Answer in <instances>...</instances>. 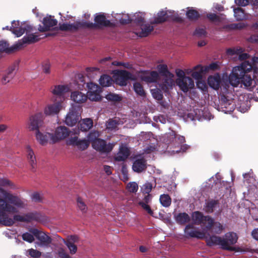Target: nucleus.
Segmentation results:
<instances>
[{
    "label": "nucleus",
    "instance_id": "obj_1",
    "mask_svg": "<svg viewBox=\"0 0 258 258\" xmlns=\"http://www.w3.org/2000/svg\"><path fill=\"white\" fill-rule=\"evenodd\" d=\"M249 57V55L246 53H242L239 54V59L245 60L240 66L234 67L229 77V80L231 85L237 87L239 84L243 85L246 87H251L252 85L253 80L251 75L248 74L253 68V64L245 60Z\"/></svg>",
    "mask_w": 258,
    "mask_h": 258
},
{
    "label": "nucleus",
    "instance_id": "obj_2",
    "mask_svg": "<svg viewBox=\"0 0 258 258\" xmlns=\"http://www.w3.org/2000/svg\"><path fill=\"white\" fill-rule=\"evenodd\" d=\"M9 203L13 204L18 207H23L25 203L18 197L15 196L0 187V216L5 211L14 212L16 209Z\"/></svg>",
    "mask_w": 258,
    "mask_h": 258
},
{
    "label": "nucleus",
    "instance_id": "obj_3",
    "mask_svg": "<svg viewBox=\"0 0 258 258\" xmlns=\"http://www.w3.org/2000/svg\"><path fill=\"white\" fill-rule=\"evenodd\" d=\"M23 202L25 203V206L23 207H18L17 206L9 203L10 205L16 209L15 212H9L7 211H5L4 213V215L0 216V222L3 224V225L6 226H11L14 223L15 221H20V222H25V215H15L14 218H9L7 215L6 213L9 214H13L15 213H17L18 212L17 208H23L26 207L27 204L26 202L21 199Z\"/></svg>",
    "mask_w": 258,
    "mask_h": 258
},
{
    "label": "nucleus",
    "instance_id": "obj_4",
    "mask_svg": "<svg viewBox=\"0 0 258 258\" xmlns=\"http://www.w3.org/2000/svg\"><path fill=\"white\" fill-rule=\"evenodd\" d=\"M38 240L35 242V247H48L51 242V238L45 233L38 230L37 229L33 228L29 230Z\"/></svg>",
    "mask_w": 258,
    "mask_h": 258
},
{
    "label": "nucleus",
    "instance_id": "obj_5",
    "mask_svg": "<svg viewBox=\"0 0 258 258\" xmlns=\"http://www.w3.org/2000/svg\"><path fill=\"white\" fill-rule=\"evenodd\" d=\"M32 27L25 23L20 22L19 21H13L10 30L17 37H20L25 32H31Z\"/></svg>",
    "mask_w": 258,
    "mask_h": 258
},
{
    "label": "nucleus",
    "instance_id": "obj_6",
    "mask_svg": "<svg viewBox=\"0 0 258 258\" xmlns=\"http://www.w3.org/2000/svg\"><path fill=\"white\" fill-rule=\"evenodd\" d=\"M114 78L116 84L121 86H126L128 80H134L135 79L132 74L125 70L118 71L114 75Z\"/></svg>",
    "mask_w": 258,
    "mask_h": 258
},
{
    "label": "nucleus",
    "instance_id": "obj_7",
    "mask_svg": "<svg viewBox=\"0 0 258 258\" xmlns=\"http://www.w3.org/2000/svg\"><path fill=\"white\" fill-rule=\"evenodd\" d=\"M170 140H174L175 142L177 143V146H175V150H172V152L178 153L181 151L184 152H185L189 148V146L186 144H183L185 142V138L182 136H177L175 134V132H172L170 134L169 136H168Z\"/></svg>",
    "mask_w": 258,
    "mask_h": 258
},
{
    "label": "nucleus",
    "instance_id": "obj_8",
    "mask_svg": "<svg viewBox=\"0 0 258 258\" xmlns=\"http://www.w3.org/2000/svg\"><path fill=\"white\" fill-rule=\"evenodd\" d=\"M43 115L41 113H38L30 117L28 127L30 131H39V128L43 126Z\"/></svg>",
    "mask_w": 258,
    "mask_h": 258
},
{
    "label": "nucleus",
    "instance_id": "obj_9",
    "mask_svg": "<svg viewBox=\"0 0 258 258\" xmlns=\"http://www.w3.org/2000/svg\"><path fill=\"white\" fill-rule=\"evenodd\" d=\"M77 126V128L71 130L70 136L66 140V144L73 148L80 149L81 148L80 130L79 124H78Z\"/></svg>",
    "mask_w": 258,
    "mask_h": 258
},
{
    "label": "nucleus",
    "instance_id": "obj_10",
    "mask_svg": "<svg viewBox=\"0 0 258 258\" xmlns=\"http://www.w3.org/2000/svg\"><path fill=\"white\" fill-rule=\"evenodd\" d=\"M71 133V130L64 126H59L56 128L54 133L51 137L52 143H55L68 138Z\"/></svg>",
    "mask_w": 258,
    "mask_h": 258
},
{
    "label": "nucleus",
    "instance_id": "obj_11",
    "mask_svg": "<svg viewBox=\"0 0 258 258\" xmlns=\"http://www.w3.org/2000/svg\"><path fill=\"white\" fill-rule=\"evenodd\" d=\"M63 107V103L61 101H56L46 105L43 109V112L46 116H53L57 114Z\"/></svg>",
    "mask_w": 258,
    "mask_h": 258
},
{
    "label": "nucleus",
    "instance_id": "obj_12",
    "mask_svg": "<svg viewBox=\"0 0 258 258\" xmlns=\"http://www.w3.org/2000/svg\"><path fill=\"white\" fill-rule=\"evenodd\" d=\"M235 107V103L233 100L228 99L224 95L221 96L219 105V110L225 113H230L234 111Z\"/></svg>",
    "mask_w": 258,
    "mask_h": 258
},
{
    "label": "nucleus",
    "instance_id": "obj_13",
    "mask_svg": "<svg viewBox=\"0 0 258 258\" xmlns=\"http://www.w3.org/2000/svg\"><path fill=\"white\" fill-rule=\"evenodd\" d=\"M80 111L81 110H78L75 106L73 105L66 117V124L69 126H73L76 125L78 122H79V118ZM78 124L79 125V123Z\"/></svg>",
    "mask_w": 258,
    "mask_h": 258
},
{
    "label": "nucleus",
    "instance_id": "obj_14",
    "mask_svg": "<svg viewBox=\"0 0 258 258\" xmlns=\"http://www.w3.org/2000/svg\"><path fill=\"white\" fill-rule=\"evenodd\" d=\"M93 148L102 153H108L110 152L113 148L112 144H106L105 140L99 139L93 143L92 145Z\"/></svg>",
    "mask_w": 258,
    "mask_h": 258
},
{
    "label": "nucleus",
    "instance_id": "obj_15",
    "mask_svg": "<svg viewBox=\"0 0 258 258\" xmlns=\"http://www.w3.org/2000/svg\"><path fill=\"white\" fill-rule=\"evenodd\" d=\"M237 239L238 237L235 233L233 232L226 233L222 238V240L225 241V244L226 245V247H227V248H223V249L230 251L235 250V248L231 246V245L236 243Z\"/></svg>",
    "mask_w": 258,
    "mask_h": 258
},
{
    "label": "nucleus",
    "instance_id": "obj_16",
    "mask_svg": "<svg viewBox=\"0 0 258 258\" xmlns=\"http://www.w3.org/2000/svg\"><path fill=\"white\" fill-rule=\"evenodd\" d=\"M176 82L180 90L185 93L187 92L189 89L193 88L195 86L193 80L189 77L177 79Z\"/></svg>",
    "mask_w": 258,
    "mask_h": 258
},
{
    "label": "nucleus",
    "instance_id": "obj_17",
    "mask_svg": "<svg viewBox=\"0 0 258 258\" xmlns=\"http://www.w3.org/2000/svg\"><path fill=\"white\" fill-rule=\"evenodd\" d=\"M70 88L68 85H56L51 88V92L54 95L60 98V100L63 103L65 99V94L69 92Z\"/></svg>",
    "mask_w": 258,
    "mask_h": 258
},
{
    "label": "nucleus",
    "instance_id": "obj_18",
    "mask_svg": "<svg viewBox=\"0 0 258 258\" xmlns=\"http://www.w3.org/2000/svg\"><path fill=\"white\" fill-rule=\"evenodd\" d=\"M42 23L43 26L39 25L38 29L40 32H45L56 26L57 21L53 16H47L43 18Z\"/></svg>",
    "mask_w": 258,
    "mask_h": 258
},
{
    "label": "nucleus",
    "instance_id": "obj_19",
    "mask_svg": "<svg viewBox=\"0 0 258 258\" xmlns=\"http://www.w3.org/2000/svg\"><path fill=\"white\" fill-rule=\"evenodd\" d=\"M190 73H191V76L193 78L198 81L197 85L199 88H200V85L201 84L204 86L205 87L206 85L203 83H201L200 80L202 79L203 74L206 73L205 71V67L202 66L199 64L194 67L193 70H190Z\"/></svg>",
    "mask_w": 258,
    "mask_h": 258
},
{
    "label": "nucleus",
    "instance_id": "obj_20",
    "mask_svg": "<svg viewBox=\"0 0 258 258\" xmlns=\"http://www.w3.org/2000/svg\"><path fill=\"white\" fill-rule=\"evenodd\" d=\"M184 233L187 237L202 239L205 237L203 232L198 231L191 224L187 225L184 228Z\"/></svg>",
    "mask_w": 258,
    "mask_h": 258
},
{
    "label": "nucleus",
    "instance_id": "obj_21",
    "mask_svg": "<svg viewBox=\"0 0 258 258\" xmlns=\"http://www.w3.org/2000/svg\"><path fill=\"white\" fill-rule=\"evenodd\" d=\"M207 244L209 246L219 245L221 248H227L225 242L222 240V238L216 235H212L209 237H206Z\"/></svg>",
    "mask_w": 258,
    "mask_h": 258
},
{
    "label": "nucleus",
    "instance_id": "obj_22",
    "mask_svg": "<svg viewBox=\"0 0 258 258\" xmlns=\"http://www.w3.org/2000/svg\"><path fill=\"white\" fill-rule=\"evenodd\" d=\"M94 21L96 23L98 28L107 27H114V25L109 20H107L104 14L99 13L95 17Z\"/></svg>",
    "mask_w": 258,
    "mask_h": 258
},
{
    "label": "nucleus",
    "instance_id": "obj_23",
    "mask_svg": "<svg viewBox=\"0 0 258 258\" xmlns=\"http://www.w3.org/2000/svg\"><path fill=\"white\" fill-rule=\"evenodd\" d=\"M52 134L48 133H42L40 131H37L35 133L36 139L37 142L41 145L44 146L48 143H52L51 137Z\"/></svg>",
    "mask_w": 258,
    "mask_h": 258
},
{
    "label": "nucleus",
    "instance_id": "obj_24",
    "mask_svg": "<svg viewBox=\"0 0 258 258\" xmlns=\"http://www.w3.org/2000/svg\"><path fill=\"white\" fill-rule=\"evenodd\" d=\"M29 32H26V35L22 39L20 40L17 44V47H20L26 43H32L37 42L40 39L38 35L34 34H28Z\"/></svg>",
    "mask_w": 258,
    "mask_h": 258
},
{
    "label": "nucleus",
    "instance_id": "obj_25",
    "mask_svg": "<svg viewBox=\"0 0 258 258\" xmlns=\"http://www.w3.org/2000/svg\"><path fill=\"white\" fill-rule=\"evenodd\" d=\"M132 168L133 170L137 173L145 171L147 168L146 160L144 158L136 159L133 163Z\"/></svg>",
    "mask_w": 258,
    "mask_h": 258
},
{
    "label": "nucleus",
    "instance_id": "obj_26",
    "mask_svg": "<svg viewBox=\"0 0 258 258\" xmlns=\"http://www.w3.org/2000/svg\"><path fill=\"white\" fill-rule=\"evenodd\" d=\"M78 90L72 91L71 95V99L73 102L72 107L73 105L78 110H81V92L79 91L80 89L79 85H77Z\"/></svg>",
    "mask_w": 258,
    "mask_h": 258
},
{
    "label": "nucleus",
    "instance_id": "obj_27",
    "mask_svg": "<svg viewBox=\"0 0 258 258\" xmlns=\"http://www.w3.org/2000/svg\"><path fill=\"white\" fill-rule=\"evenodd\" d=\"M208 84L209 86L215 90L219 89L221 82V77L219 74L210 76L208 78Z\"/></svg>",
    "mask_w": 258,
    "mask_h": 258
},
{
    "label": "nucleus",
    "instance_id": "obj_28",
    "mask_svg": "<svg viewBox=\"0 0 258 258\" xmlns=\"http://www.w3.org/2000/svg\"><path fill=\"white\" fill-rule=\"evenodd\" d=\"M130 155V150L127 147L122 146L119 148V151L115 157V160L117 161H122L126 159Z\"/></svg>",
    "mask_w": 258,
    "mask_h": 258
},
{
    "label": "nucleus",
    "instance_id": "obj_29",
    "mask_svg": "<svg viewBox=\"0 0 258 258\" xmlns=\"http://www.w3.org/2000/svg\"><path fill=\"white\" fill-rule=\"evenodd\" d=\"M168 16L167 13L165 11H160L157 15V17L155 18L154 20L150 22L151 25L162 24L167 21Z\"/></svg>",
    "mask_w": 258,
    "mask_h": 258
},
{
    "label": "nucleus",
    "instance_id": "obj_30",
    "mask_svg": "<svg viewBox=\"0 0 258 258\" xmlns=\"http://www.w3.org/2000/svg\"><path fill=\"white\" fill-rule=\"evenodd\" d=\"M163 77H164L163 81L162 84L160 86L163 91L166 92L169 88H172L174 85V81L173 80L174 75L171 73V76L169 75Z\"/></svg>",
    "mask_w": 258,
    "mask_h": 258
},
{
    "label": "nucleus",
    "instance_id": "obj_31",
    "mask_svg": "<svg viewBox=\"0 0 258 258\" xmlns=\"http://www.w3.org/2000/svg\"><path fill=\"white\" fill-rule=\"evenodd\" d=\"M219 204L218 200L210 199L206 203L204 210L207 213H212L214 212L215 208L219 206Z\"/></svg>",
    "mask_w": 258,
    "mask_h": 258
},
{
    "label": "nucleus",
    "instance_id": "obj_32",
    "mask_svg": "<svg viewBox=\"0 0 258 258\" xmlns=\"http://www.w3.org/2000/svg\"><path fill=\"white\" fill-rule=\"evenodd\" d=\"M175 220L179 225H184L190 220L189 216L186 213H180L174 215Z\"/></svg>",
    "mask_w": 258,
    "mask_h": 258
},
{
    "label": "nucleus",
    "instance_id": "obj_33",
    "mask_svg": "<svg viewBox=\"0 0 258 258\" xmlns=\"http://www.w3.org/2000/svg\"><path fill=\"white\" fill-rule=\"evenodd\" d=\"M15 73L14 67H11L9 68L2 77V84L5 85L7 83H9L14 77Z\"/></svg>",
    "mask_w": 258,
    "mask_h": 258
},
{
    "label": "nucleus",
    "instance_id": "obj_34",
    "mask_svg": "<svg viewBox=\"0 0 258 258\" xmlns=\"http://www.w3.org/2000/svg\"><path fill=\"white\" fill-rule=\"evenodd\" d=\"M140 27L141 31L139 32V36L141 37H147L154 30L153 27L149 24H143Z\"/></svg>",
    "mask_w": 258,
    "mask_h": 258
},
{
    "label": "nucleus",
    "instance_id": "obj_35",
    "mask_svg": "<svg viewBox=\"0 0 258 258\" xmlns=\"http://www.w3.org/2000/svg\"><path fill=\"white\" fill-rule=\"evenodd\" d=\"M80 26L81 24L78 22L72 24L63 23L60 25L59 28L61 30L74 31L79 29Z\"/></svg>",
    "mask_w": 258,
    "mask_h": 258
},
{
    "label": "nucleus",
    "instance_id": "obj_36",
    "mask_svg": "<svg viewBox=\"0 0 258 258\" xmlns=\"http://www.w3.org/2000/svg\"><path fill=\"white\" fill-rule=\"evenodd\" d=\"M101 91H98L95 92H87V96L83 95L82 94V103L83 100H85L86 98L88 97L90 100L92 101H99L101 99L100 93Z\"/></svg>",
    "mask_w": 258,
    "mask_h": 258
},
{
    "label": "nucleus",
    "instance_id": "obj_37",
    "mask_svg": "<svg viewBox=\"0 0 258 258\" xmlns=\"http://www.w3.org/2000/svg\"><path fill=\"white\" fill-rule=\"evenodd\" d=\"M159 78V74L156 71H151L149 75L143 77V80L147 83H155Z\"/></svg>",
    "mask_w": 258,
    "mask_h": 258
},
{
    "label": "nucleus",
    "instance_id": "obj_38",
    "mask_svg": "<svg viewBox=\"0 0 258 258\" xmlns=\"http://www.w3.org/2000/svg\"><path fill=\"white\" fill-rule=\"evenodd\" d=\"M192 216V220L195 224L200 225L204 223V220L206 216H204L201 212L199 211L194 212Z\"/></svg>",
    "mask_w": 258,
    "mask_h": 258
},
{
    "label": "nucleus",
    "instance_id": "obj_39",
    "mask_svg": "<svg viewBox=\"0 0 258 258\" xmlns=\"http://www.w3.org/2000/svg\"><path fill=\"white\" fill-rule=\"evenodd\" d=\"M105 98L109 101L114 103H120L122 100V96L119 94H116L113 93L107 94Z\"/></svg>",
    "mask_w": 258,
    "mask_h": 258
},
{
    "label": "nucleus",
    "instance_id": "obj_40",
    "mask_svg": "<svg viewBox=\"0 0 258 258\" xmlns=\"http://www.w3.org/2000/svg\"><path fill=\"white\" fill-rule=\"evenodd\" d=\"M112 82L111 77L108 75H102L99 80L100 85L102 87H108L112 84Z\"/></svg>",
    "mask_w": 258,
    "mask_h": 258
},
{
    "label": "nucleus",
    "instance_id": "obj_41",
    "mask_svg": "<svg viewBox=\"0 0 258 258\" xmlns=\"http://www.w3.org/2000/svg\"><path fill=\"white\" fill-rule=\"evenodd\" d=\"M234 14L235 19L237 21H242L246 18L244 10L239 7L234 9Z\"/></svg>",
    "mask_w": 258,
    "mask_h": 258
},
{
    "label": "nucleus",
    "instance_id": "obj_42",
    "mask_svg": "<svg viewBox=\"0 0 258 258\" xmlns=\"http://www.w3.org/2000/svg\"><path fill=\"white\" fill-rule=\"evenodd\" d=\"M93 125V120L90 118L82 119V132H87L91 129Z\"/></svg>",
    "mask_w": 258,
    "mask_h": 258
},
{
    "label": "nucleus",
    "instance_id": "obj_43",
    "mask_svg": "<svg viewBox=\"0 0 258 258\" xmlns=\"http://www.w3.org/2000/svg\"><path fill=\"white\" fill-rule=\"evenodd\" d=\"M186 16L189 20L195 21L200 18V14L198 11L191 8L187 11Z\"/></svg>",
    "mask_w": 258,
    "mask_h": 258
},
{
    "label": "nucleus",
    "instance_id": "obj_44",
    "mask_svg": "<svg viewBox=\"0 0 258 258\" xmlns=\"http://www.w3.org/2000/svg\"><path fill=\"white\" fill-rule=\"evenodd\" d=\"M25 222L38 221L40 219V215L37 212L29 213L25 215Z\"/></svg>",
    "mask_w": 258,
    "mask_h": 258
},
{
    "label": "nucleus",
    "instance_id": "obj_45",
    "mask_svg": "<svg viewBox=\"0 0 258 258\" xmlns=\"http://www.w3.org/2000/svg\"><path fill=\"white\" fill-rule=\"evenodd\" d=\"M26 149L29 162L31 166L34 167V165L36 163V158L34 153L29 146H27Z\"/></svg>",
    "mask_w": 258,
    "mask_h": 258
},
{
    "label": "nucleus",
    "instance_id": "obj_46",
    "mask_svg": "<svg viewBox=\"0 0 258 258\" xmlns=\"http://www.w3.org/2000/svg\"><path fill=\"white\" fill-rule=\"evenodd\" d=\"M160 201L162 205L165 207H168L171 203V199L168 195L163 194L161 195Z\"/></svg>",
    "mask_w": 258,
    "mask_h": 258
},
{
    "label": "nucleus",
    "instance_id": "obj_47",
    "mask_svg": "<svg viewBox=\"0 0 258 258\" xmlns=\"http://www.w3.org/2000/svg\"><path fill=\"white\" fill-rule=\"evenodd\" d=\"M134 89L135 92L141 96H144L146 94L143 86L141 83L136 82L134 84Z\"/></svg>",
    "mask_w": 258,
    "mask_h": 258
},
{
    "label": "nucleus",
    "instance_id": "obj_48",
    "mask_svg": "<svg viewBox=\"0 0 258 258\" xmlns=\"http://www.w3.org/2000/svg\"><path fill=\"white\" fill-rule=\"evenodd\" d=\"M100 136V134L99 132L97 131H93L90 132V133L87 136V139L91 142L92 145L93 143H94L95 141L99 140V137Z\"/></svg>",
    "mask_w": 258,
    "mask_h": 258
},
{
    "label": "nucleus",
    "instance_id": "obj_49",
    "mask_svg": "<svg viewBox=\"0 0 258 258\" xmlns=\"http://www.w3.org/2000/svg\"><path fill=\"white\" fill-rule=\"evenodd\" d=\"M158 70L161 76H171V73L168 71L167 66L166 64H159L157 66Z\"/></svg>",
    "mask_w": 258,
    "mask_h": 258
},
{
    "label": "nucleus",
    "instance_id": "obj_50",
    "mask_svg": "<svg viewBox=\"0 0 258 258\" xmlns=\"http://www.w3.org/2000/svg\"><path fill=\"white\" fill-rule=\"evenodd\" d=\"M26 255L33 258H39L41 255V252L36 249L30 248L26 250Z\"/></svg>",
    "mask_w": 258,
    "mask_h": 258
},
{
    "label": "nucleus",
    "instance_id": "obj_51",
    "mask_svg": "<svg viewBox=\"0 0 258 258\" xmlns=\"http://www.w3.org/2000/svg\"><path fill=\"white\" fill-rule=\"evenodd\" d=\"M87 87L88 89L87 92L101 91V88L98 85L93 83H87Z\"/></svg>",
    "mask_w": 258,
    "mask_h": 258
},
{
    "label": "nucleus",
    "instance_id": "obj_52",
    "mask_svg": "<svg viewBox=\"0 0 258 258\" xmlns=\"http://www.w3.org/2000/svg\"><path fill=\"white\" fill-rule=\"evenodd\" d=\"M203 224L205 225L206 229L207 230H210L213 226L214 220L209 216H206L204 220V223Z\"/></svg>",
    "mask_w": 258,
    "mask_h": 258
},
{
    "label": "nucleus",
    "instance_id": "obj_53",
    "mask_svg": "<svg viewBox=\"0 0 258 258\" xmlns=\"http://www.w3.org/2000/svg\"><path fill=\"white\" fill-rule=\"evenodd\" d=\"M127 190L132 193H136L138 189V185L135 182H130L126 185Z\"/></svg>",
    "mask_w": 258,
    "mask_h": 258
},
{
    "label": "nucleus",
    "instance_id": "obj_54",
    "mask_svg": "<svg viewBox=\"0 0 258 258\" xmlns=\"http://www.w3.org/2000/svg\"><path fill=\"white\" fill-rule=\"evenodd\" d=\"M118 124V123L117 120L109 119L106 123V127L109 130H113L117 128Z\"/></svg>",
    "mask_w": 258,
    "mask_h": 258
},
{
    "label": "nucleus",
    "instance_id": "obj_55",
    "mask_svg": "<svg viewBox=\"0 0 258 258\" xmlns=\"http://www.w3.org/2000/svg\"><path fill=\"white\" fill-rule=\"evenodd\" d=\"M22 236L24 241L29 243L33 242L35 240V236L32 233L26 232L24 233Z\"/></svg>",
    "mask_w": 258,
    "mask_h": 258
},
{
    "label": "nucleus",
    "instance_id": "obj_56",
    "mask_svg": "<svg viewBox=\"0 0 258 258\" xmlns=\"http://www.w3.org/2000/svg\"><path fill=\"white\" fill-rule=\"evenodd\" d=\"M119 23L122 25L130 24L132 22V19L130 16L127 15H123L119 20Z\"/></svg>",
    "mask_w": 258,
    "mask_h": 258
},
{
    "label": "nucleus",
    "instance_id": "obj_57",
    "mask_svg": "<svg viewBox=\"0 0 258 258\" xmlns=\"http://www.w3.org/2000/svg\"><path fill=\"white\" fill-rule=\"evenodd\" d=\"M11 50L9 47L8 43L4 41H0V52H10Z\"/></svg>",
    "mask_w": 258,
    "mask_h": 258
},
{
    "label": "nucleus",
    "instance_id": "obj_58",
    "mask_svg": "<svg viewBox=\"0 0 258 258\" xmlns=\"http://www.w3.org/2000/svg\"><path fill=\"white\" fill-rule=\"evenodd\" d=\"M205 71L208 72L209 70L215 71L219 69V67L217 62L210 63L209 66H204Z\"/></svg>",
    "mask_w": 258,
    "mask_h": 258
},
{
    "label": "nucleus",
    "instance_id": "obj_59",
    "mask_svg": "<svg viewBox=\"0 0 258 258\" xmlns=\"http://www.w3.org/2000/svg\"><path fill=\"white\" fill-rule=\"evenodd\" d=\"M207 17L211 22H221L220 17L214 13H209L207 15Z\"/></svg>",
    "mask_w": 258,
    "mask_h": 258
},
{
    "label": "nucleus",
    "instance_id": "obj_60",
    "mask_svg": "<svg viewBox=\"0 0 258 258\" xmlns=\"http://www.w3.org/2000/svg\"><path fill=\"white\" fill-rule=\"evenodd\" d=\"M139 205L142 207V208L147 212L150 215H153L154 212L151 210V207L147 204L143 202H140Z\"/></svg>",
    "mask_w": 258,
    "mask_h": 258
},
{
    "label": "nucleus",
    "instance_id": "obj_61",
    "mask_svg": "<svg viewBox=\"0 0 258 258\" xmlns=\"http://www.w3.org/2000/svg\"><path fill=\"white\" fill-rule=\"evenodd\" d=\"M134 22L138 25L141 26L144 23V18L140 14L135 15Z\"/></svg>",
    "mask_w": 258,
    "mask_h": 258
},
{
    "label": "nucleus",
    "instance_id": "obj_62",
    "mask_svg": "<svg viewBox=\"0 0 258 258\" xmlns=\"http://www.w3.org/2000/svg\"><path fill=\"white\" fill-rule=\"evenodd\" d=\"M152 95L155 99L159 101H161L163 97L162 93L159 90H156L153 91Z\"/></svg>",
    "mask_w": 258,
    "mask_h": 258
},
{
    "label": "nucleus",
    "instance_id": "obj_63",
    "mask_svg": "<svg viewBox=\"0 0 258 258\" xmlns=\"http://www.w3.org/2000/svg\"><path fill=\"white\" fill-rule=\"evenodd\" d=\"M43 72L46 74L50 73V64L48 61H45L42 64Z\"/></svg>",
    "mask_w": 258,
    "mask_h": 258
},
{
    "label": "nucleus",
    "instance_id": "obj_64",
    "mask_svg": "<svg viewBox=\"0 0 258 258\" xmlns=\"http://www.w3.org/2000/svg\"><path fill=\"white\" fill-rule=\"evenodd\" d=\"M31 199L36 202H41L42 200V196L38 192H34L31 195Z\"/></svg>",
    "mask_w": 258,
    "mask_h": 258
}]
</instances>
